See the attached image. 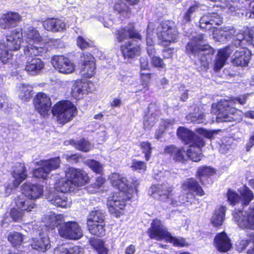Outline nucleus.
Returning <instances> with one entry per match:
<instances>
[{"instance_id": "f257e3e1", "label": "nucleus", "mask_w": 254, "mask_h": 254, "mask_svg": "<svg viewBox=\"0 0 254 254\" xmlns=\"http://www.w3.org/2000/svg\"><path fill=\"white\" fill-rule=\"evenodd\" d=\"M23 48L24 55L39 56L46 53L45 42L39 32L30 25L23 29L17 28L10 35L6 36V40L0 42V62L3 64L10 63L13 66L12 51Z\"/></svg>"}, {"instance_id": "f03ea898", "label": "nucleus", "mask_w": 254, "mask_h": 254, "mask_svg": "<svg viewBox=\"0 0 254 254\" xmlns=\"http://www.w3.org/2000/svg\"><path fill=\"white\" fill-rule=\"evenodd\" d=\"M110 179L113 186L118 189L119 191L108 198L107 204L110 213L118 217L122 214L127 200L132 198L134 190L129 186L127 178L123 175L114 173Z\"/></svg>"}, {"instance_id": "7ed1b4c3", "label": "nucleus", "mask_w": 254, "mask_h": 254, "mask_svg": "<svg viewBox=\"0 0 254 254\" xmlns=\"http://www.w3.org/2000/svg\"><path fill=\"white\" fill-rule=\"evenodd\" d=\"M250 95L244 94L230 99H221L217 103L212 104L211 112L216 115V122H239L242 117L236 110L237 106L246 104Z\"/></svg>"}, {"instance_id": "20e7f679", "label": "nucleus", "mask_w": 254, "mask_h": 254, "mask_svg": "<svg viewBox=\"0 0 254 254\" xmlns=\"http://www.w3.org/2000/svg\"><path fill=\"white\" fill-rule=\"evenodd\" d=\"M220 35L222 39L226 41L232 40V45L218 50L214 64V70H220L225 64L229 56L233 51V46H245V32L236 29L232 26L221 27Z\"/></svg>"}, {"instance_id": "39448f33", "label": "nucleus", "mask_w": 254, "mask_h": 254, "mask_svg": "<svg viewBox=\"0 0 254 254\" xmlns=\"http://www.w3.org/2000/svg\"><path fill=\"white\" fill-rule=\"evenodd\" d=\"M204 37V35L202 34L193 36L192 39L188 43L186 49L190 56L199 60L201 64L206 67L215 50L210 46L203 44Z\"/></svg>"}, {"instance_id": "423d86ee", "label": "nucleus", "mask_w": 254, "mask_h": 254, "mask_svg": "<svg viewBox=\"0 0 254 254\" xmlns=\"http://www.w3.org/2000/svg\"><path fill=\"white\" fill-rule=\"evenodd\" d=\"M177 134L185 144H190L187 156L192 161H199L202 158L201 148L205 144L203 138L183 127L177 129Z\"/></svg>"}, {"instance_id": "0eeeda50", "label": "nucleus", "mask_w": 254, "mask_h": 254, "mask_svg": "<svg viewBox=\"0 0 254 254\" xmlns=\"http://www.w3.org/2000/svg\"><path fill=\"white\" fill-rule=\"evenodd\" d=\"M183 193L177 199V196L173 193L172 188L166 184L153 185L148 190L149 194L154 198L166 202L174 207L186 202L192 203V200L194 199H190L188 193Z\"/></svg>"}, {"instance_id": "6e6552de", "label": "nucleus", "mask_w": 254, "mask_h": 254, "mask_svg": "<svg viewBox=\"0 0 254 254\" xmlns=\"http://www.w3.org/2000/svg\"><path fill=\"white\" fill-rule=\"evenodd\" d=\"M65 178H62L55 184V189L59 192L65 193L70 190L71 186L77 187L85 185L88 181L87 174L84 171L72 167L65 171Z\"/></svg>"}, {"instance_id": "1a4fd4ad", "label": "nucleus", "mask_w": 254, "mask_h": 254, "mask_svg": "<svg viewBox=\"0 0 254 254\" xmlns=\"http://www.w3.org/2000/svg\"><path fill=\"white\" fill-rule=\"evenodd\" d=\"M148 233L151 239L156 240L166 239L176 246L184 247L187 244L184 238L173 237L165 227L164 222L158 219L153 220Z\"/></svg>"}, {"instance_id": "9d476101", "label": "nucleus", "mask_w": 254, "mask_h": 254, "mask_svg": "<svg viewBox=\"0 0 254 254\" xmlns=\"http://www.w3.org/2000/svg\"><path fill=\"white\" fill-rule=\"evenodd\" d=\"M58 122L62 125L71 120L76 112V108L69 101H62L56 103L52 110Z\"/></svg>"}, {"instance_id": "9b49d317", "label": "nucleus", "mask_w": 254, "mask_h": 254, "mask_svg": "<svg viewBox=\"0 0 254 254\" xmlns=\"http://www.w3.org/2000/svg\"><path fill=\"white\" fill-rule=\"evenodd\" d=\"M159 43L166 46L171 43L176 42L178 38V32L172 21L162 22L157 30Z\"/></svg>"}, {"instance_id": "f8f14e48", "label": "nucleus", "mask_w": 254, "mask_h": 254, "mask_svg": "<svg viewBox=\"0 0 254 254\" xmlns=\"http://www.w3.org/2000/svg\"><path fill=\"white\" fill-rule=\"evenodd\" d=\"M15 203L17 208H12L10 212L11 218L14 221L21 220L25 212L34 211L36 209L35 203L25 198L22 195L15 198Z\"/></svg>"}, {"instance_id": "ddd939ff", "label": "nucleus", "mask_w": 254, "mask_h": 254, "mask_svg": "<svg viewBox=\"0 0 254 254\" xmlns=\"http://www.w3.org/2000/svg\"><path fill=\"white\" fill-rule=\"evenodd\" d=\"M60 162L59 157L41 160L36 163L40 167L33 171V175L36 178L45 179L51 171L59 167Z\"/></svg>"}, {"instance_id": "4468645a", "label": "nucleus", "mask_w": 254, "mask_h": 254, "mask_svg": "<svg viewBox=\"0 0 254 254\" xmlns=\"http://www.w3.org/2000/svg\"><path fill=\"white\" fill-rule=\"evenodd\" d=\"M59 234L62 238L74 240L80 239L83 235L81 227L75 221H68L61 225Z\"/></svg>"}, {"instance_id": "2eb2a0df", "label": "nucleus", "mask_w": 254, "mask_h": 254, "mask_svg": "<svg viewBox=\"0 0 254 254\" xmlns=\"http://www.w3.org/2000/svg\"><path fill=\"white\" fill-rule=\"evenodd\" d=\"M233 217L240 228L254 230V207H249L245 211L235 210Z\"/></svg>"}, {"instance_id": "dca6fc26", "label": "nucleus", "mask_w": 254, "mask_h": 254, "mask_svg": "<svg viewBox=\"0 0 254 254\" xmlns=\"http://www.w3.org/2000/svg\"><path fill=\"white\" fill-rule=\"evenodd\" d=\"M240 197L234 190H228L227 192V199L230 204L234 205L240 200L243 205H248L254 198L252 191L248 187H245L241 191Z\"/></svg>"}, {"instance_id": "f3484780", "label": "nucleus", "mask_w": 254, "mask_h": 254, "mask_svg": "<svg viewBox=\"0 0 254 254\" xmlns=\"http://www.w3.org/2000/svg\"><path fill=\"white\" fill-rule=\"evenodd\" d=\"M220 6L228 9L231 12L237 9L246 10L250 13L249 17L254 18V0H237Z\"/></svg>"}, {"instance_id": "a211bd4d", "label": "nucleus", "mask_w": 254, "mask_h": 254, "mask_svg": "<svg viewBox=\"0 0 254 254\" xmlns=\"http://www.w3.org/2000/svg\"><path fill=\"white\" fill-rule=\"evenodd\" d=\"M12 176L14 179L12 186L10 185L5 187V192L10 193L12 188H16L27 177V170L24 164L22 163H16L13 168Z\"/></svg>"}, {"instance_id": "6ab92c4d", "label": "nucleus", "mask_w": 254, "mask_h": 254, "mask_svg": "<svg viewBox=\"0 0 254 254\" xmlns=\"http://www.w3.org/2000/svg\"><path fill=\"white\" fill-rule=\"evenodd\" d=\"M183 192L188 193L190 199H194L195 195L202 196L204 195V191L198 182L194 178L187 179L182 184Z\"/></svg>"}, {"instance_id": "aec40b11", "label": "nucleus", "mask_w": 254, "mask_h": 254, "mask_svg": "<svg viewBox=\"0 0 254 254\" xmlns=\"http://www.w3.org/2000/svg\"><path fill=\"white\" fill-rule=\"evenodd\" d=\"M51 63L60 72L64 74L72 73L75 66L67 58L63 56H55L52 58Z\"/></svg>"}, {"instance_id": "412c9836", "label": "nucleus", "mask_w": 254, "mask_h": 254, "mask_svg": "<svg viewBox=\"0 0 254 254\" xmlns=\"http://www.w3.org/2000/svg\"><path fill=\"white\" fill-rule=\"evenodd\" d=\"M82 62L81 73L85 78H90L95 73L96 68L94 57L88 52H85L81 57Z\"/></svg>"}, {"instance_id": "4be33fe9", "label": "nucleus", "mask_w": 254, "mask_h": 254, "mask_svg": "<svg viewBox=\"0 0 254 254\" xmlns=\"http://www.w3.org/2000/svg\"><path fill=\"white\" fill-rule=\"evenodd\" d=\"M222 23V18L217 13H207L204 14L199 20V27L205 30L215 28Z\"/></svg>"}, {"instance_id": "5701e85b", "label": "nucleus", "mask_w": 254, "mask_h": 254, "mask_svg": "<svg viewBox=\"0 0 254 254\" xmlns=\"http://www.w3.org/2000/svg\"><path fill=\"white\" fill-rule=\"evenodd\" d=\"M43 193V186L37 184L25 183L22 187V195L30 199L29 200H35L40 198Z\"/></svg>"}, {"instance_id": "b1692460", "label": "nucleus", "mask_w": 254, "mask_h": 254, "mask_svg": "<svg viewBox=\"0 0 254 254\" xmlns=\"http://www.w3.org/2000/svg\"><path fill=\"white\" fill-rule=\"evenodd\" d=\"M34 104L36 110L42 116L48 114L52 105L50 98L44 93H38L36 95Z\"/></svg>"}, {"instance_id": "393cba45", "label": "nucleus", "mask_w": 254, "mask_h": 254, "mask_svg": "<svg viewBox=\"0 0 254 254\" xmlns=\"http://www.w3.org/2000/svg\"><path fill=\"white\" fill-rule=\"evenodd\" d=\"M120 50L125 59L134 58L139 53L140 44L136 40L131 39L122 45Z\"/></svg>"}, {"instance_id": "a878e982", "label": "nucleus", "mask_w": 254, "mask_h": 254, "mask_svg": "<svg viewBox=\"0 0 254 254\" xmlns=\"http://www.w3.org/2000/svg\"><path fill=\"white\" fill-rule=\"evenodd\" d=\"M36 56L32 55L25 56V58L27 60L26 64L24 66L25 70L29 74L31 75L39 74L44 67V63L40 59L33 58Z\"/></svg>"}, {"instance_id": "bb28decb", "label": "nucleus", "mask_w": 254, "mask_h": 254, "mask_svg": "<svg viewBox=\"0 0 254 254\" xmlns=\"http://www.w3.org/2000/svg\"><path fill=\"white\" fill-rule=\"evenodd\" d=\"M236 50L233 55V64L237 66H245L248 65L251 57V52L244 46Z\"/></svg>"}, {"instance_id": "cd10ccee", "label": "nucleus", "mask_w": 254, "mask_h": 254, "mask_svg": "<svg viewBox=\"0 0 254 254\" xmlns=\"http://www.w3.org/2000/svg\"><path fill=\"white\" fill-rule=\"evenodd\" d=\"M214 243L216 249L220 252H227L232 247L231 240L225 232L217 234Z\"/></svg>"}, {"instance_id": "c85d7f7f", "label": "nucleus", "mask_w": 254, "mask_h": 254, "mask_svg": "<svg viewBox=\"0 0 254 254\" xmlns=\"http://www.w3.org/2000/svg\"><path fill=\"white\" fill-rule=\"evenodd\" d=\"M43 26L46 30L53 32L63 31L66 29L64 20L59 18H48L43 21Z\"/></svg>"}, {"instance_id": "c756f323", "label": "nucleus", "mask_w": 254, "mask_h": 254, "mask_svg": "<svg viewBox=\"0 0 254 254\" xmlns=\"http://www.w3.org/2000/svg\"><path fill=\"white\" fill-rule=\"evenodd\" d=\"M141 37L140 34L135 30L134 27L132 25L121 28L117 30V38L119 42H123L127 38H135L140 40Z\"/></svg>"}, {"instance_id": "7c9ffc66", "label": "nucleus", "mask_w": 254, "mask_h": 254, "mask_svg": "<svg viewBox=\"0 0 254 254\" xmlns=\"http://www.w3.org/2000/svg\"><path fill=\"white\" fill-rule=\"evenodd\" d=\"M42 221L46 227L54 229L62 223L64 221V216L62 214H56L52 211H50L44 215Z\"/></svg>"}, {"instance_id": "2f4dec72", "label": "nucleus", "mask_w": 254, "mask_h": 254, "mask_svg": "<svg viewBox=\"0 0 254 254\" xmlns=\"http://www.w3.org/2000/svg\"><path fill=\"white\" fill-rule=\"evenodd\" d=\"M156 111L154 104L151 103L148 107V112L144 118L143 127L145 130H149L153 127L158 120L157 114L154 112Z\"/></svg>"}, {"instance_id": "473e14b6", "label": "nucleus", "mask_w": 254, "mask_h": 254, "mask_svg": "<svg viewBox=\"0 0 254 254\" xmlns=\"http://www.w3.org/2000/svg\"><path fill=\"white\" fill-rule=\"evenodd\" d=\"M21 17L17 12H9L0 18V26L2 28L14 26L20 20Z\"/></svg>"}, {"instance_id": "72a5a7b5", "label": "nucleus", "mask_w": 254, "mask_h": 254, "mask_svg": "<svg viewBox=\"0 0 254 254\" xmlns=\"http://www.w3.org/2000/svg\"><path fill=\"white\" fill-rule=\"evenodd\" d=\"M47 199L54 205L62 208H66L70 204L67 198L63 193L50 194L48 196Z\"/></svg>"}, {"instance_id": "f704fd0d", "label": "nucleus", "mask_w": 254, "mask_h": 254, "mask_svg": "<svg viewBox=\"0 0 254 254\" xmlns=\"http://www.w3.org/2000/svg\"><path fill=\"white\" fill-rule=\"evenodd\" d=\"M165 152L170 154L176 161L183 162L186 160L187 153L182 148L176 147L172 145L167 146L165 148Z\"/></svg>"}, {"instance_id": "c9c22d12", "label": "nucleus", "mask_w": 254, "mask_h": 254, "mask_svg": "<svg viewBox=\"0 0 254 254\" xmlns=\"http://www.w3.org/2000/svg\"><path fill=\"white\" fill-rule=\"evenodd\" d=\"M31 245L32 249L41 252H45L51 247L49 239L47 237H41L39 239H33Z\"/></svg>"}, {"instance_id": "e433bc0d", "label": "nucleus", "mask_w": 254, "mask_h": 254, "mask_svg": "<svg viewBox=\"0 0 254 254\" xmlns=\"http://www.w3.org/2000/svg\"><path fill=\"white\" fill-rule=\"evenodd\" d=\"M140 76L141 80H144L145 81L142 83V85L145 89H148V83L149 81L150 75L149 72H143V70H146L148 69L149 64L148 60L145 57H141L140 59Z\"/></svg>"}, {"instance_id": "4c0bfd02", "label": "nucleus", "mask_w": 254, "mask_h": 254, "mask_svg": "<svg viewBox=\"0 0 254 254\" xmlns=\"http://www.w3.org/2000/svg\"><path fill=\"white\" fill-rule=\"evenodd\" d=\"M226 210V207L224 206H221L215 210L211 219L212 224L215 227H218L222 224L225 219Z\"/></svg>"}, {"instance_id": "58836bf2", "label": "nucleus", "mask_w": 254, "mask_h": 254, "mask_svg": "<svg viewBox=\"0 0 254 254\" xmlns=\"http://www.w3.org/2000/svg\"><path fill=\"white\" fill-rule=\"evenodd\" d=\"M25 236L15 231L10 232L7 236V240L12 246L17 249L20 248L23 243Z\"/></svg>"}, {"instance_id": "ea45409f", "label": "nucleus", "mask_w": 254, "mask_h": 254, "mask_svg": "<svg viewBox=\"0 0 254 254\" xmlns=\"http://www.w3.org/2000/svg\"><path fill=\"white\" fill-rule=\"evenodd\" d=\"M105 212L101 209L92 210L88 215L87 223H104Z\"/></svg>"}, {"instance_id": "a19ab883", "label": "nucleus", "mask_w": 254, "mask_h": 254, "mask_svg": "<svg viewBox=\"0 0 254 254\" xmlns=\"http://www.w3.org/2000/svg\"><path fill=\"white\" fill-rule=\"evenodd\" d=\"M90 233L98 237H102L105 234V223H87Z\"/></svg>"}, {"instance_id": "79ce46f5", "label": "nucleus", "mask_w": 254, "mask_h": 254, "mask_svg": "<svg viewBox=\"0 0 254 254\" xmlns=\"http://www.w3.org/2000/svg\"><path fill=\"white\" fill-rule=\"evenodd\" d=\"M205 116L201 111H199L198 107L194 108V112L190 113L187 116L188 121H190L194 124L205 123Z\"/></svg>"}, {"instance_id": "37998d69", "label": "nucleus", "mask_w": 254, "mask_h": 254, "mask_svg": "<svg viewBox=\"0 0 254 254\" xmlns=\"http://www.w3.org/2000/svg\"><path fill=\"white\" fill-rule=\"evenodd\" d=\"M69 143L77 149L82 152H87L92 148L90 143L84 138L78 140H71L69 141Z\"/></svg>"}, {"instance_id": "c03bdc74", "label": "nucleus", "mask_w": 254, "mask_h": 254, "mask_svg": "<svg viewBox=\"0 0 254 254\" xmlns=\"http://www.w3.org/2000/svg\"><path fill=\"white\" fill-rule=\"evenodd\" d=\"M18 87L19 89V98L25 101H28L32 96V87L29 85L21 83Z\"/></svg>"}, {"instance_id": "a18cd8bd", "label": "nucleus", "mask_w": 254, "mask_h": 254, "mask_svg": "<svg viewBox=\"0 0 254 254\" xmlns=\"http://www.w3.org/2000/svg\"><path fill=\"white\" fill-rule=\"evenodd\" d=\"M114 8L115 10L117 11L124 17H128L129 16V8L123 0H116L114 4Z\"/></svg>"}, {"instance_id": "49530a36", "label": "nucleus", "mask_w": 254, "mask_h": 254, "mask_svg": "<svg viewBox=\"0 0 254 254\" xmlns=\"http://www.w3.org/2000/svg\"><path fill=\"white\" fill-rule=\"evenodd\" d=\"M173 123V121L170 120H162L159 128L156 130L155 133L156 138L157 139L161 138L166 130L169 128H172Z\"/></svg>"}, {"instance_id": "de8ad7c7", "label": "nucleus", "mask_w": 254, "mask_h": 254, "mask_svg": "<svg viewBox=\"0 0 254 254\" xmlns=\"http://www.w3.org/2000/svg\"><path fill=\"white\" fill-rule=\"evenodd\" d=\"M91 246L98 253V254H107L108 249L105 247L102 240L100 239L94 240L91 242Z\"/></svg>"}, {"instance_id": "09e8293b", "label": "nucleus", "mask_w": 254, "mask_h": 254, "mask_svg": "<svg viewBox=\"0 0 254 254\" xmlns=\"http://www.w3.org/2000/svg\"><path fill=\"white\" fill-rule=\"evenodd\" d=\"M214 172L213 168L208 166H202L198 169L197 175L200 181L202 184H203V178L205 177L212 175Z\"/></svg>"}, {"instance_id": "8fccbe9b", "label": "nucleus", "mask_w": 254, "mask_h": 254, "mask_svg": "<svg viewBox=\"0 0 254 254\" xmlns=\"http://www.w3.org/2000/svg\"><path fill=\"white\" fill-rule=\"evenodd\" d=\"M86 164L96 174H101L103 171V165L95 160L88 159L86 161Z\"/></svg>"}, {"instance_id": "3c124183", "label": "nucleus", "mask_w": 254, "mask_h": 254, "mask_svg": "<svg viewBox=\"0 0 254 254\" xmlns=\"http://www.w3.org/2000/svg\"><path fill=\"white\" fill-rule=\"evenodd\" d=\"M253 240L252 242V249H248L247 251L248 254H254V236L251 235L250 237V240H242L239 243L240 249L241 250H245L247 246L251 243V240Z\"/></svg>"}, {"instance_id": "603ef678", "label": "nucleus", "mask_w": 254, "mask_h": 254, "mask_svg": "<svg viewBox=\"0 0 254 254\" xmlns=\"http://www.w3.org/2000/svg\"><path fill=\"white\" fill-rule=\"evenodd\" d=\"M130 168L133 171H136L140 173L144 172L146 169V164L144 161L133 159Z\"/></svg>"}, {"instance_id": "864d4df0", "label": "nucleus", "mask_w": 254, "mask_h": 254, "mask_svg": "<svg viewBox=\"0 0 254 254\" xmlns=\"http://www.w3.org/2000/svg\"><path fill=\"white\" fill-rule=\"evenodd\" d=\"M105 181V180L103 177H98L96 182L92 184L91 186L88 188V191L93 193L97 192L98 189L100 188L104 184Z\"/></svg>"}, {"instance_id": "5fc2aeb1", "label": "nucleus", "mask_w": 254, "mask_h": 254, "mask_svg": "<svg viewBox=\"0 0 254 254\" xmlns=\"http://www.w3.org/2000/svg\"><path fill=\"white\" fill-rule=\"evenodd\" d=\"M140 147L142 152L145 154L146 160L148 161L150 159L152 150L151 144L148 141L142 142L140 143Z\"/></svg>"}, {"instance_id": "6e6d98bb", "label": "nucleus", "mask_w": 254, "mask_h": 254, "mask_svg": "<svg viewBox=\"0 0 254 254\" xmlns=\"http://www.w3.org/2000/svg\"><path fill=\"white\" fill-rule=\"evenodd\" d=\"M245 46L249 45L254 46V27L251 30L244 31Z\"/></svg>"}, {"instance_id": "4d7b16f0", "label": "nucleus", "mask_w": 254, "mask_h": 254, "mask_svg": "<svg viewBox=\"0 0 254 254\" xmlns=\"http://www.w3.org/2000/svg\"><path fill=\"white\" fill-rule=\"evenodd\" d=\"M77 44L80 49H84L90 46L92 44V42L89 40L84 39L81 36H79L77 39Z\"/></svg>"}, {"instance_id": "13d9d810", "label": "nucleus", "mask_w": 254, "mask_h": 254, "mask_svg": "<svg viewBox=\"0 0 254 254\" xmlns=\"http://www.w3.org/2000/svg\"><path fill=\"white\" fill-rule=\"evenodd\" d=\"M151 63L154 67L160 68H166V65L164 63L163 60L159 57L152 56L151 57Z\"/></svg>"}, {"instance_id": "bf43d9fd", "label": "nucleus", "mask_w": 254, "mask_h": 254, "mask_svg": "<svg viewBox=\"0 0 254 254\" xmlns=\"http://www.w3.org/2000/svg\"><path fill=\"white\" fill-rule=\"evenodd\" d=\"M154 24L152 22H149L148 24L146 33V45L148 46H154V41L152 38L150 37V33L153 29Z\"/></svg>"}, {"instance_id": "052dcab7", "label": "nucleus", "mask_w": 254, "mask_h": 254, "mask_svg": "<svg viewBox=\"0 0 254 254\" xmlns=\"http://www.w3.org/2000/svg\"><path fill=\"white\" fill-rule=\"evenodd\" d=\"M196 132L199 135L207 138H211L215 133V130H208L203 128H197Z\"/></svg>"}, {"instance_id": "680f3d73", "label": "nucleus", "mask_w": 254, "mask_h": 254, "mask_svg": "<svg viewBox=\"0 0 254 254\" xmlns=\"http://www.w3.org/2000/svg\"><path fill=\"white\" fill-rule=\"evenodd\" d=\"M196 9V7L194 5L190 6L188 9L184 16V21H185V22H188L190 21L192 15L195 11Z\"/></svg>"}, {"instance_id": "e2e57ef3", "label": "nucleus", "mask_w": 254, "mask_h": 254, "mask_svg": "<svg viewBox=\"0 0 254 254\" xmlns=\"http://www.w3.org/2000/svg\"><path fill=\"white\" fill-rule=\"evenodd\" d=\"M67 251V254H82L83 249L77 246L65 247Z\"/></svg>"}, {"instance_id": "0e129e2a", "label": "nucleus", "mask_w": 254, "mask_h": 254, "mask_svg": "<svg viewBox=\"0 0 254 254\" xmlns=\"http://www.w3.org/2000/svg\"><path fill=\"white\" fill-rule=\"evenodd\" d=\"M8 99L5 95H1L0 96V109H4L8 106Z\"/></svg>"}, {"instance_id": "69168bd1", "label": "nucleus", "mask_w": 254, "mask_h": 254, "mask_svg": "<svg viewBox=\"0 0 254 254\" xmlns=\"http://www.w3.org/2000/svg\"><path fill=\"white\" fill-rule=\"evenodd\" d=\"M254 146V131L252 133L246 145L247 151H249L251 148Z\"/></svg>"}, {"instance_id": "338daca9", "label": "nucleus", "mask_w": 254, "mask_h": 254, "mask_svg": "<svg viewBox=\"0 0 254 254\" xmlns=\"http://www.w3.org/2000/svg\"><path fill=\"white\" fill-rule=\"evenodd\" d=\"M122 100L120 98H115L111 102V106L113 108L119 107L122 104Z\"/></svg>"}, {"instance_id": "774afa93", "label": "nucleus", "mask_w": 254, "mask_h": 254, "mask_svg": "<svg viewBox=\"0 0 254 254\" xmlns=\"http://www.w3.org/2000/svg\"><path fill=\"white\" fill-rule=\"evenodd\" d=\"M67 251L65 247L61 246L55 250L54 254H67Z\"/></svg>"}]
</instances>
